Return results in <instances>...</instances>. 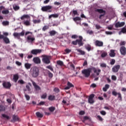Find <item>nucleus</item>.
<instances>
[{
  "label": "nucleus",
  "instance_id": "nucleus-32",
  "mask_svg": "<svg viewBox=\"0 0 126 126\" xmlns=\"http://www.w3.org/2000/svg\"><path fill=\"white\" fill-rule=\"evenodd\" d=\"M2 14H8L9 13V10L8 9H4L1 11Z\"/></svg>",
  "mask_w": 126,
  "mask_h": 126
},
{
  "label": "nucleus",
  "instance_id": "nucleus-17",
  "mask_svg": "<svg viewBox=\"0 0 126 126\" xmlns=\"http://www.w3.org/2000/svg\"><path fill=\"white\" fill-rule=\"evenodd\" d=\"M104 43L100 40H96L95 41V45L96 47H103Z\"/></svg>",
  "mask_w": 126,
  "mask_h": 126
},
{
  "label": "nucleus",
  "instance_id": "nucleus-41",
  "mask_svg": "<svg viewBox=\"0 0 126 126\" xmlns=\"http://www.w3.org/2000/svg\"><path fill=\"white\" fill-rule=\"evenodd\" d=\"M49 26L45 25L42 28V31H46L49 29Z\"/></svg>",
  "mask_w": 126,
  "mask_h": 126
},
{
  "label": "nucleus",
  "instance_id": "nucleus-51",
  "mask_svg": "<svg viewBox=\"0 0 126 126\" xmlns=\"http://www.w3.org/2000/svg\"><path fill=\"white\" fill-rule=\"evenodd\" d=\"M46 68H48V69H50L51 70V71H54V69L51 65H48V66H46Z\"/></svg>",
  "mask_w": 126,
  "mask_h": 126
},
{
  "label": "nucleus",
  "instance_id": "nucleus-60",
  "mask_svg": "<svg viewBox=\"0 0 126 126\" xmlns=\"http://www.w3.org/2000/svg\"><path fill=\"white\" fill-rule=\"evenodd\" d=\"M105 34L107 35H112V34H113V32L106 31L105 32Z\"/></svg>",
  "mask_w": 126,
  "mask_h": 126
},
{
  "label": "nucleus",
  "instance_id": "nucleus-55",
  "mask_svg": "<svg viewBox=\"0 0 126 126\" xmlns=\"http://www.w3.org/2000/svg\"><path fill=\"white\" fill-rule=\"evenodd\" d=\"M52 17H54V18H58V17H59V14H52Z\"/></svg>",
  "mask_w": 126,
  "mask_h": 126
},
{
  "label": "nucleus",
  "instance_id": "nucleus-33",
  "mask_svg": "<svg viewBox=\"0 0 126 126\" xmlns=\"http://www.w3.org/2000/svg\"><path fill=\"white\" fill-rule=\"evenodd\" d=\"M76 51H77V52L80 53V54L82 55V56H84V55H85V52L82 51L80 49H76Z\"/></svg>",
  "mask_w": 126,
  "mask_h": 126
},
{
  "label": "nucleus",
  "instance_id": "nucleus-19",
  "mask_svg": "<svg viewBox=\"0 0 126 126\" xmlns=\"http://www.w3.org/2000/svg\"><path fill=\"white\" fill-rule=\"evenodd\" d=\"M3 41H4L5 44H9L10 43V40H9V38L7 36H4L3 38Z\"/></svg>",
  "mask_w": 126,
  "mask_h": 126
},
{
  "label": "nucleus",
  "instance_id": "nucleus-48",
  "mask_svg": "<svg viewBox=\"0 0 126 126\" xmlns=\"http://www.w3.org/2000/svg\"><path fill=\"white\" fill-rule=\"evenodd\" d=\"M100 66L101 67H104L105 68H106V67H107V64L105 63H102L100 64Z\"/></svg>",
  "mask_w": 126,
  "mask_h": 126
},
{
  "label": "nucleus",
  "instance_id": "nucleus-12",
  "mask_svg": "<svg viewBox=\"0 0 126 126\" xmlns=\"http://www.w3.org/2000/svg\"><path fill=\"white\" fill-rule=\"evenodd\" d=\"M125 24H126V23H125V22H118L115 24V27L116 28H120L121 27H123V26H125Z\"/></svg>",
  "mask_w": 126,
  "mask_h": 126
},
{
  "label": "nucleus",
  "instance_id": "nucleus-26",
  "mask_svg": "<svg viewBox=\"0 0 126 126\" xmlns=\"http://www.w3.org/2000/svg\"><path fill=\"white\" fill-rule=\"evenodd\" d=\"M57 64L60 66H63L64 65L63 62L61 60L57 61Z\"/></svg>",
  "mask_w": 126,
  "mask_h": 126
},
{
  "label": "nucleus",
  "instance_id": "nucleus-45",
  "mask_svg": "<svg viewBox=\"0 0 126 126\" xmlns=\"http://www.w3.org/2000/svg\"><path fill=\"white\" fill-rule=\"evenodd\" d=\"M115 63H116V60L115 59H112L110 61V64H111V65H114Z\"/></svg>",
  "mask_w": 126,
  "mask_h": 126
},
{
  "label": "nucleus",
  "instance_id": "nucleus-5",
  "mask_svg": "<svg viewBox=\"0 0 126 126\" xmlns=\"http://www.w3.org/2000/svg\"><path fill=\"white\" fill-rule=\"evenodd\" d=\"M94 11L98 12V13H102V14L99 15V19H102V17H104V16L106 14V11L104 10L103 9H95Z\"/></svg>",
  "mask_w": 126,
  "mask_h": 126
},
{
  "label": "nucleus",
  "instance_id": "nucleus-4",
  "mask_svg": "<svg viewBox=\"0 0 126 126\" xmlns=\"http://www.w3.org/2000/svg\"><path fill=\"white\" fill-rule=\"evenodd\" d=\"M42 61L44 63H46V64H49V63H51V61L50 60V59H51L50 56L42 55Z\"/></svg>",
  "mask_w": 126,
  "mask_h": 126
},
{
  "label": "nucleus",
  "instance_id": "nucleus-2",
  "mask_svg": "<svg viewBox=\"0 0 126 126\" xmlns=\"http://www.w3.org/2000/svg\"><path fill=\"white\" fill-rule=\"evenodd\" d=\"M25 18L28 20L24 21V25H26V26H30V25H31V23H30V21H31V20L30 19V16H29L28 14L23 15L22 17H21L20 19L21 20H24Z\"/></svg>",
  "mask_w": 126,
  "mask_h": 126
},
{
  "label": "nucleus",
  "instance_id": "nucleus-61",
  "mask_svg": "<svg viewBox=\"0 0 126 126\" xmlns=\"http://www.w3.org/2000/svg\"><path fill=\"white\" fill-rule=\"evenodd\" d=\"M16 64H17V65H19V66H20V65H21L22 64V63H21L19 62V61H16Z\"/></svg>",
  "mask_w": 126,
  "mask_h": 126
},
{
  "label": "nucleus",
  "instance_id": "nucleus-38",
  "mask_svg": "<svg viewBox=\"0 0 126 126\" xmlns=\"http://www.w3.org/2000/svg\"><path fill=\"white\" fill-rule=\"evenodd\" d=\"M32 22L34 23V24L41 23V20H33Z\"/></svg>",
  "mask_w": 126,
  "mask_h": 126
},
{
  "label": "nucleus",
  "instance_id": "nucleus-42",
  "mask_svg": "<svg viewBox=\"0 0 126 126\" xmlns=\"http://www.w3.org/2000/svg\"><path fill=\"white\" fill-rule=\"evenodd\" d=\"M107 55H108V53H107V52H103L101 54V58H105L107 57Z\"/></svg>",
  "mask_w": 126,
  "mask_h": 126
},
{
  "label": "nucleus",
  "instance_id": "nucleus-6",
  "mask_svg": "<svg viewBox=\"0 0 126 126\" xmlns=\"http://www.w3.org/2000/svg\"><path fill=\"white\" fill-rule=\"evenodd\" d=\"M52 7L51 5L44 6L41 7L42 11L44 12H51L52 11Z\"/></svg>",
  "mask_w": 126,
  "mask_h": 126
},
{
  "label": "nucleus",
  "instance_id": "nucleus-21",
  "mask_svg": "<svg viewBox=\"0 0 126 126\" xmlns=\"http://www.w3.org/2000/svg\"><path fill=\"white\" fill-rule=\"evenodd\" d=\"M72 45H74V46H76L77 44L79 45L80 47H81V45L80 44H79V41H78V39H76L75 41H73L71 42Z\"/></svg>",
  "mask_w": 126,
  "mask_h": 126
},
{
  "label": "nucleus",
  "instance_id": "nucleus-7",
  "mask_svg": "<svg viewBox=\"0 0 126 126\" xmlns=\"http://www.w3.org/2000/svg\"><path fill=\"white\" fill-rule=\"evenodd\" d=\"M112 94L113 96H116L118 95V98L120 101H123V97H122V94L121 93H117L116 91H113Z\"/></svg>",
  "mask_w": 126,
  "mask_h": 126
},
{
  "label": "nucleus",
  "instance_id": "nucleus-23",
  "mask_svg": "<svg viewBox=\"0 0 126 126\" xmlns=\"http://www.w3.org/2000/svg\"><path fill=\"white\" fill-rule=\"evenodd\" d=\"M19 78V76L18 74H16L13 75V80L15 82H17V80H18Z\"/></svg>",
  "mask_w": 126,
  "mask_h": 126
},
{
  "label": "nucleus",
  "instance_id": "nucleus-63",
  "mask_svg": "<svg viewBox=\"0 0 126 126\" xmlns=\"http://www.w3.org/2000/svg\"><path fill=\"white\" fill-rule=\"evenodd\" d=\"M48 75H49V77H50L51 78L53 77V73H51V72L50 71H49Z\"/></svg>",
  "mask_w": 126,
  "mask_h": 126
},
{
  "label": "nucleus",
  "instance_id": "nucleus-35",
  "mask_svg": "<svg viewBox=\"0 0 126 126\" xmlns=\"http://www.w3.org/2000/svg\"><path fill=\"white\" fill-rule=\"evenodd\" d=\"M36 117L37 118H43V114L40 113L39 112H37L35 113Z\"/></svg>",
  "mask_w": 126,
  "mask_h": 126
},
{
  "label": "nucleus",
  "instance_id": "nucleus-34",
  "mask_svg": "<svg viewBox=\"0 0 126 126\" xmlns=\"http://www.w3.org/2000/svg\"><path fill=\"white\" fill-rule=\"evenodd\" d=\"M85 49L88 51V52H90L91 51V45L90 44H88L85 46Z\"/></svg>",
  "mask_w": 126,
  "mask_h": 126
},
{
  "label": "nucleus",
  "instance_id": "nucleus-54",
  "mask_svg": "<svg viewBox=\"0 0 126 126\" xmlns=\"http://www.w3.org/2000/svg\"><path fill=\"white\" fill-rule=\"evenodd\" d=\"M64 51L66 54H69L71 52V50L69 49H66Z\"/></svg>",
  "mask_w": 126,
  "mask_h": 126
},
{
  "label": "nucleus",
  "instance_id": "nucleus-39",
  "mask_svg": "<svg viewBox=\"0 0 126 126\" xmlns=\"http://www.w3.org/2000/svg\"><path fill=\"white\" fill-rule=\"evenodd\" d=\"M70 67L71 70H74V69H75V66H74V64H73V63H71L70 64Z\"/></svg>",
  "mask_w": 126,
  "mask_h": 126
},
{
  "label": "nucleus",
  "instance_id": "nucleus-47",
  "mask_svg": "<svg viewBox=\"0 0 126 126\" xmlns=\"http://www.w3.org/2000/svg\"><path fill=\"white\" fill-rule=\"evenodd\" d=\"M13 9L15 11L18 10L20 8L19 6L15 5L13 6Z\"/></svg>",
  "mask_w": 126,
  "mask_h": 126
},
{
  "label": "nucleus",
  "instance_id": "nucleus-24",
  "mask_svg": "<svg viewBox=\"0 0 126 126\" xmlns=\"http://www.w3.org/2000/svg\"><path fill=\"white\" fill-rule=\"evenodd\" d=\"M13 122H18L19 121V117L16 115H13L12 117Z\"/></svg>",
  "mask_w": 126,
  "mask_h": 126
},
{
  "label": "nucleus",
  "instance_id": "nucleus-16",
  "mask_svg": "<svg viewBox=\"0 0 126 126\" xmlns=\"http://www.w3.org/2000/svg\"><path fill=\"white\" fill-rule=\"evenodd\" d=\"M67 87L64 88V90H68V89H70V88L74 87V85L72 84L70 82H67Z\"/></svg>",
  "mask_w": 126,
  "mask_h": 126
},
{
  "label": "nucleus",
  "instance_id": "nucleus-40",
  "mask_svg": "<svg viewBox=\"0 0 126 126\" xmlns=\"http://www.w3.org/2000/svg\"><path fill=\"white\" fill-rule=\"evenodd\" d=\"M73 20L75 21V22H76V21H79L81 20V18L79 17H76L73 18Z\"/></svg>",
  "mask_w": 126,
  "mask_h": 126
},
{
  "label": "nucleus",
  "instance_id": "nucleus-31",
  "mask_svg": "<svg viewBox=\"0 0 126 126\" xmlns=\"http://www.w3.org/2000/svg\"><path fill=\"white\" fill-rule=\"evenodd\" d=\"M3 119H6V120H10V117L5 114H2Z\"/></svg>",
  "mask_w": 126,
  "mask_h": 126
},
{
  "label": "nucleus",
  "instance_id": "nucleus-64",
  "mask_svg": "<svg viewBox=\"0 0 126 126\" xmlns=\"http://www.w3.org/2000/svg\"><path fill=\"white\" fill-rule=\"evenodd\" d=\"M112 80H117V77L115 75L112 76Z\"/></svg>",
  "mask_w": 126,
  "mask_h": 126
},
{
  "label": "nucleus",
  "instance_id": "nucleus-8",
  "mask_svg": "<svg viewBox=\"0 0 126 126\" xmlns=\"http://www.w3.org/2000/svg\"><path fill=\"white\" fill-rule=\"evenodd\" d=\"M2 86L4 88H6V89H9V88L11 87V84H10L9 82L3 81L2 82Z\"/></svg>",
  "mask_w": 126,
  "mask_h": 126
},
{
  "label": "nucleus",
  "instance_id": "nucleus-14",
  "mask_svg": "<svg viewBox=\"0 0 126 126\" xmlns=\"http://www.w3.org/2000/svg\"><path fill=\"white\" fill-rule=\"evenodd\" d=\"M31 82L33 86L34 87V88L36 91H38L39 90H41V88L40 86H38L37 84H36V82H34L33 80H31Z\"/></svg>",
  "mask_w": 126,
  "mask_h": 126
},
{
  "label": "nucleus",
  "instance_id": "nucleus-49",
  "mask_svg": "<svg viewBox=\"0 0 126 126\" xmlns=\"http://www.w3.org/2000/svg\"><path fill=\"white\" fill-rule=\"evenodd\" d=\"M54 92H55V93H59L60 92V89H59L58 88H55L54 89Z\"/></svg>",
  "mask_w": 126,
  "mask_h": 126
},
{
  "label": "nucleus",
  "instance_id": "nucleus-20",
  "mask_svg": "<svg viewBox=\"0 0 126 126\" xmlns=\"http://www.w3.org/2000/svg\"><path fill=\"white\" fill-rule=\"evenodd\" d=\"M31 66H32V64L30 63H25V67L26 69H30L31 68Z\"/></svg>",
  "mask_w": 126,
  "mask_h": 126
},
{
  "label": "nucleus",
  "instance_id": "nucleus-10",
  "mask_svg": "<svg viewBox=\"0 0 126 126\" xmlns=\"http://www.w3.org/2000/svg\"><path fill=\"white\" fill-rule=\"evenodd\" d=\"M94 97H95V94H91L88 98V102L90 104H94V103L95 102L94 101V99H93V98H94Z\"/></svg>",
  "mask_w": 126,
  "mask_h": 126
},
{
  "label": "nucleus",
  "instance_id": "nucleus-58",
  "mask_svg": "<svg viewBox=\"0 0 126 126\" xmlns=\"http://www.w3.org/2000/svg\"><path fill=\"white\" fill-rule=\"evenodd\" d=\"M85 114V111H81L79 112V115L81 116H83Z\"/></svg>",
  "mask_w": 126,
  "mask_h": 126
},
{
  "label": "nucleus",
  "instance_id": "nucleus-27",
  "mask_svg": "<svg viewBox=\"0 0 126 126\" xmlns=\"http://www.w3.org/2000/svg\"><path fill=\"white\" fill-rule=\"evenodd\" d=\"M57 32L56 31L53 30L49 32V34L50 36H55L56 34H57Z\"/></svg>",
  "mask_w": 126,
  "mask_h": 126
},
{
  "label": "nucleus",
  "instance_id": "nucleus-30",
  "mask_svg": "<svg viewBox=\"0 0 126 126\" xmlns=\"http://www.w3.org/2000/svg\"><path fill=\"white\" fill-rule=\"evenodd\" d=\"M13 36H14V37H15V38H17L18 39H20L19 33H18V32H14L13 34Z\"/></svg>",
  "mask_w": 126,
  "mask_h": 126
},
{
  "label": "nucleus",
  "instance_id": "nucleus-28",
  "mask_svg": "<svg viewBox=\"0 0 126 126\" xmlns=\"http://www.w3.org/2000/svg\"><path fill=\"white\" fill-rule=\"evenodd\" d=\"M79 39H77L79 41V44H80L81 46H83V42H82V40L83 38L81 36H79Z\"/></svg>",
  "mask_w": 126,
  "mask_h": 126
},
{
  "label": "nucleus",
  "instance_id": "nucleus-46",
  "mask_svg": "<svg viewBox=\"0 0 126 126\" xmlns=\"http://www.w3.org/2000/svg\"><path fill=\"white\" fill-rule=\"evenodd\" d=\"M41 99H46L47 98V93H44L41 96Z\"/></svg>",
  "mask_w": 126,
  "mask_h": 126
},
{
  "label": "nucleus",
  "instance_id": "nucleus-57",
  "mask_svg": "<svg viewBox=\"0 0 126 126\" xmlns=\"http://www.w3.org/2000/svg\"><path fill=\"white\" fill-rule=\"evenodd\" d=\"M95 28L96 29H97V30H99V29H101V28H102V27H101V26H100V25H95Z\"/></svg>",
  "mask_w": 126,
  "mask_h": 126
},
{
  "label": "nucleus",
  "instance_id": "nucleus-9",
  "mask_svg": "<svg viewBox=\"0 0 126 126\" xmlns=\"http://www.w3.org/2000/svg\"><path fill=\"white\" fill-rule=\"evenodd\" d=\"M120 68H121L120 65H115L112 67V70L113 72L117 73L119 72Z\"/></svg>",
  "mask_w": 126,
  "mask_h": 126
},
{
  "label": "nucleus",
  "instance_id": "nucleus-25",
  "mask_svg": "<svg viewBox=\"0 0 126 126\" xmlns=\"http://www.w3.org/2000/svg\"><path fill=\"white\" fill-rule=\"evenodd\" d=\"M55 99L56 96L55 95H50L48 96V100H49V101H54V100H55Z\"/></svg>",
  "mask_w": 126,
  "mask_h": 126
},
{
  "label": "nucleus",
  "instance_id": "nucleus-50",
  "mask_svg": "<svg viewBox=\"0 0 126 126\" xmlns=\"http://www.w3.org/2000/svg\"><path fill=\"white\" fill-rule=\"evenodd\" d=\"M4 110H5V107H4V106L3 105H0V112L4 111Z\"/></svg>",
  "mask_w": 126,
  "mask_h": 126
},
{
  "label": "nucleus",
  "instance_id": "nucleus-36",
  "mask_svg": "<svg viewBox=\"0 0 126 126\" xmlns=\"http://www.w3.org/2000/svg\"><path fill=\"white\" fill-rule=\"evenodd\" d=\"M48 110L51 112V113H53L56 110V107L54 106H51L48 108Z\"/></svg>",
  "mask_w": 126,
  "mask_h": 126
},
{
  "label": "nucleus",
  "instance_id": "nucleus-29",
  "mask_svg": "<svg viewBox=\"0 0 126 126\" xmlns=\"http://www.w3.org/2000/svg\"><path fill=\"white\" fill-rule=\"evenodd\" d=\"M2 9H5V7L3 6H0V13H1V10ZM0 19H3V17H2L1 15H0Z\"/></svg>",
  "mask_w": 126,
  "mask_h": 126
},
{
  "label": "nucleus",
  "instance_id": "nucleus-22",
  "mask_svg": "<svg viewBox=\"0 0 126 126\" xmlns=\"http://www.w3.org/2000/svg\"><path fill=\"white\" fill-rule=\"evenodd\" d=\"M109 56L111 58H114V57H116V53H115V50H111L110 53H109Z\"/></svg>",
  "mask_w": 126,
  "mask_h": 126
},
{
  "label": "nucleus",
  "instance_id": "nucleus-18",
  "mask_svg": "<svg viewBox=\"0 0 126 126\" xmlns=\"http://www.w3.org/2000/svg\"><path fill=\"white\" fill-rule=\"evenodd\" d=\"M33 62L34 63L38 64L39 63H41V59L39 57H34L33 59Z\"/></svg>",
  "mask_w": 126,
  "mask_h": 126
},
{
  "label": "nucleus",
  "instance_id": "nucleus-43",
  "mask_svg": "<svg viewBox=\"0 0 126 126\" xmlns=\"http://www.w3.org/2000/svg\"><path fill=\"white\" fill-rule=\"evenodd\" d=\"M25 97L27 101H29V100H30V96L26 94L25 93Z\"/></svg>",
  "mask_w": 126,
  "mask_h": 126
},
{
  "label": "nucleus",
  "instance_id": "nucleus-3",
  "mask_svg": "<svg viewBox=\"0 0 126 126\" xmlns=\"http://www.w3.org/2000/svg\"><path fill=\"white\" fill-rule=\"evenodd\" d=\"M40 73L39 71V68L34 66L32 67L31 69V73L32 74V76L34 78H36L39 76V73Z\"/></svg>",
  "mask_w": 126,
  "mask_h": 126
},
{
  "label": "nucleus",
  "instance_id": "nucleus-52",
  "mask_svg": "<svg viewBox=\"0 0 126 126\" xmlns=\"http://www.w3.org/2000/svg\"><path fill=\"white\" fill-rule=\"evenodd\" d=\"M72 13L74 15H79L78 13L77 12V10H73L72 11Z\"/></svg>",
  "mask_w": 126,
  "mask_h": 126
},
{
  "label": "nucleus",
  "instance_id": "nucleus-13",
  "mask_svg": "<svg viewBox=\"0 0 126 126\" xmlns=\"http://www.w3.org/2000/svg\"><path fill=\"white\" fill-rule=\"evenodd\" d=\"M120 52L122 56H126V48L125 46H122L120 48Z\"/></svg>",
  "mask_w": 126,
  "mask_h": 126
},
{
  "label": "nucleus",
  "instance_id": "nucleus-56",
  "mask_svg": "<svg viewBox=\"0 0 126 126\" xmlns=\"http://www.w3.org/2000/svg\"><path fill=\"white\" fill-rule=\"evenodd\" d=\"M18 83H20V84H25V82H24L23 80H19L18 81Z\"/></svg>",
  "mask_w": 126,
  "mask_h": 126
},
{
  "label": "nucleus",
  "instance_id": "nucleus-44",
  "mask_svg": "<svg viewBox=\"0 0 126 126\" xmlns=\"http://www.w3.org/2000/svg\"><path fill=\"white\" fill-rule=\"evenodd\" d=\"M121 32L122 33H123V34H126V27L123 28L121 29Z\"/></svg>",
  "mask_w": 126,
  "mask_h": 126
},
{
  "label": "nucleus",
  "instance_id": "nucleus-11",
  "mask_svg": "<svg viewBox=\"0 0 126 126\" xmlns=\"http://www.w3.org/2000/svg\"><path fill=\"white\" fill-rule=\"evenodd\" d=\"M42 53L41 49H32L31 51V54L32 55H37L38 54H41Z\"/></svg>",
  "mask_w": 126,
  "mask_h": 126
},
{
  "label": "nucleus",
  "instance_id": "nucleus-15",
  "mask_svg": "<svg viewBox=\"0 0 126 126\" xmlns=\"http://www.w3.org/2000/svg\"><path fill=\"white\" fill-rule=\"evenodd\" d=\"M27 41L29 43H33L35 41V37L32 36V35H29L27 38Z\"/></svg>",
  "mask_w": 126,
  "mask_h": 126
},
{
  "label": "nucleus",
  "instance_id": "nucleus-62",
  "mask_svg": "<svg viewBox=\"0 0 126 126\" xmlns=\"http://www.w3.org/2000/svg\"><path fill=\"white\" fill-rule=\"evenodd\" d=\"M100 114L101 115H102V116H105L106 115V113L105 112V111L102 110V111H100Z\"/></svg>",
  "mask_w": 126,
  "mask_h": 126
},
{
  "label": "nucleus",
  "instance_id": "nucleus-53",
  "mask_svg": "<svg viewBox=\"0 0 126 126\" xmlns=\"http://www.w3.org/2000/svg\"><path fill=\"white\" fill-rule=\"evenodd\" d=\"M25 34V32H24V31H23L19 33L20 37V36H24Z\"/></svg>",
  "mask_w": 126,
  "mask_h": 126
},
{
  "label": "nucleus",
  "instance_id": "nucleus-37",
  "mask_svg": "<svg viewBox=\"0 0 126 126\" xmlns=\"http://www.w3.org/2000/svg\"><path fill=\"white\" fill-rule=\"evenodd\" d=\"M2 24L4 26H7V25H9V22L7 21H3Z\"/></svg>",
  "mask_w": 126,
  "mask_h": 126
},
{
  "label": "nucleus",
  "instance_id": "nucleus-59",
  "mask_svg": "<svg viewBox=\"0 0 126 126\" xmlns=\"http://www.w3.org/2000/svg\"><path fill=\"white\" fill-rule=\"evenodd\" d=\"M120 46H125L126 45V41H121L120 43Z\"/></svg>",
  "mask_w": 126,
  "mask_h": 126
},
{
  "label": "nucleus",
  "instance_id": "nucleus-1",
  "mask_svg": "<svg viewBox=\"0 0 126 126\" xmlns=\"http://www.w3.org/2000/svg\"><path fill=\"white\" fill-rule=\"evenodd\" d=\"M93 70L94 73H96V75H99L101 72V69H98L97 71V69L94 67H92L87 69H85L82 71V73L85 77L88 78L91 74V72Z\"/></svg>",
  "mask_w": 126,
  "mask_h": 126
}]
</instances>
